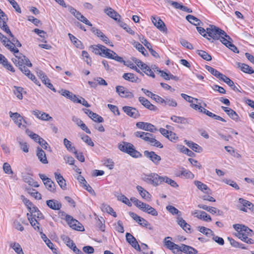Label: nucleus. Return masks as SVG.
<instances>
[{"label":"nucleus","instance_id":"f257e3e1","mask_svg":"<svg viewBox=\"0 0 254 254\" xmlns=\"http://www.w3.org/2000/svg\"><path fill=\"white\" fill-rule=\"evenodd\" d=\"M233 228L237 231L236 236L243 242L248 244H253L254 240L248 237L254 235V232L248 227L240 224H236L233 225Z\"/></svg>","mask_w":254,"mask_h":254},{"label":"nucleus","instance_id":"f03ea898","mask_svg":"<svg viewBox=\"0 0 254 254\" xmlns=\"http://www.w3.org/2000/svg\"><path fill=\"white\" fill-rule=\"evenodd\" d=\"M206 33L207 37H210L209 41L211 42L216 40H220L221 42L226 41V38L230 39V37L224 30L213 25H210L209 27L206 28Z\"/></svg>","mask_w":254,"mask_h":254},{"label":"nucleus","instance_id":"7ed1b4c3","mask_svg":"<svg viewBox=\"0 0 254 254\" xmlns=\"http://www.w3.org/2000/svg\"><path fill=\"white\" fill-rule=\"evenodd\" d=\"M134 135L147 142L151 146L162 148L163 147L162 144L155 139V136L149 132L137 131L134 132Z\"/></svg>","mask_w":254,"mask_h":254},{"label":"nucleus","instance_id":"20e7f679","mask_svg":"<svg viewBox=\"0 0 254 254\" xmlns=\"http://www.w3.org/2000/svg\"><path fill=\"white\" fill-rule=\"evenodd\" d=\"M118 148L120 151L129 154L133 158H138L142 157V154L136 150L133 144L126 141H123L119 144Z\"/></svg>","mask_w":254,"mask_h":254},{"label":"nucleus","instance_id":"39448f33","mask_svg":"<svg viewBox=\"0 0 254 254\" xmlns=\"http://www.w3.org/2000/svg\"><path fill=\"white\" fill-rule=\"evenodd\" d=\"M163 177L156 173H151L149 175H145L143 180L148 184L153 186H157L162 183Z\"/></svg>","mask_w":254,"mask_h":254},{"label":"nucleus","instance_id":"423d86ee","mask_svg":"<svg viewBox=\"0 0 254 254\" xmlns=\"http://www.w3.org/2000/svg\"><path fill=\"white\" fill-rule=\"evenodd\" d=\"M10 117L13 120L14 123L16 124L19 127L24 128L26 127L25 124H27L25 119L19 113H12L11 111L9 112Z\"/></svg>","mask_w":254,"mask_h":254},{"label":"nucleus","instance_id":"0eeeda50","mask_svg":"<svg viewBox=\"0 0 254 254\" xmlns=\"http://www.w3.org/2000/svg\"><path fill=\"white\" fill-rule=\"evenodd\" d=\"M172 238L171 237H166L163 241L164 246L169 250L172 251L174 254H179V246L171 241Z\"/></svg>","mask_w":254,"mask_h":254},{"label":"nucleus","instance_id":"6e6552de","mask_svg":"<svg viewBox=\"0 0 254 254\" xmlns=\"http://www.w3.org/2000/svg\"><path fill=\"white\" fill-rule=\"evenodd\" d=\"M70 217V218H69V220L66 222L70 228L79 231H84L83 226L78 221L71 216Z\"/></svg>","mask_w":254,"mask_h":254},{"label":"nucleus","instance_id":"1a4fd4ad","mask_svg":"<svg viewBox=\"0 0 254 254\" xmlns=\"http://www.w3.org/2000/svg\"><path fill=\"white\" fill-rule=\"evenodd\" d=\"M144 155L150 160L155 165H158L161 160V157L154 151L145 150L143 152Z\"/></svg>","mask_w":254,"mask_h":254},{"label":"nucleus","instance_id":"9d476101","mask_svg":"<svg viewBox=\"0 0 254 254\" xmlns=\"http://www.w3.org/2000/svg\"><path fill=\"white\" fill-rule=\"evenodd\" d=\"M136 126L137 128L144 130L150 132H154L157 129L154 125L150 123L139 122L136 124Z\"/></svg>","mask_w":254,"mask_h":254},{"label":"nucleus","instance_id":"9b49d317","mask_svg":"<svg viewBox=\"0 0 254 254\" xmlns=\"http://www.w3.org/2000/svg\"><path fill=\"white\" fill-rule=\"evenodd\" d=\"M178 251L179 254H182V253L186 254H197L198 253L197 250L194 248L184 244L179 246Z\"/></svg>","mask_w":254,"mask_h":254},{"label":"nucleus","instance_id":"f8f14e48","mask_svg":"<svg viewBox=\"0 0 254 254\" xmlns=\"http://www.w3.org/2000/svg\"><path fill=\"white\" fill-rule=\"evenodd\" d=\"M123 111L130 117L136 119L140 116L138 111L135 108L130 106H124Z\"/></svg>","mask_w":254,"mask_h":254},{"label":"nucleus","instance_id":"ddd939ff","mask_svg":"<svg viewBox=\"0 0 254 254\" xmlns=\"http://www.w3.org/2000/svg\"><path fill=\"white\" fill-rule=\"evenodd\" d=\"M116 90L121 97L132 98L134 97L133 93L127 90H126L124 86H117L116 87Z\"/></svg>","mask_w":254,"mask_h":254},{"label":"nucleus","instance_id":"4468645a","mask_svg":"<svg viewBox=\"0 0 254 254\" xmlns=\"http://www.w3.org/2000/svg\"><path fill=\"white\" fill-rule=\"evenodd\" d=\"M151 20L152 23L158 29L163 32H167V29L166 25L164 22L160 18L152 17Z\"/></svg>","mask_w":254,"mask_h":254},{"label":"nucleus","instance_id":"2eb2a0df","mask_svg":"<svg viewBox=\"0 0 254 254\" xmlns=\"http://www.w3.org/2000/svg\"><path fill=\"white\" fill-rule=\"evenodd\" d=\"M128 214L129 216L140 225L145 227H147L148 225H150L147 221H146L144 218L139 216L135 213L133 212H129Z\"/></svg>","mask_w":254,"mask_h":254},{"label":"nucleus","instance_id":"dca6fc26","mask_svg":"<svg viewBox=\"0 0 254 254\" xmlns=\"http://www.w3.org/2000/svg\"><path fill=\"white\" fill-rule=\"evenodd\" d=\"M139 102L146 109L153 111H157L158 109L157 107L152 104L147 99L143 97L138 98Z\"/></svg>","mask_w":254,"mask_h":254},{"label":"nucleus","instance_id":"f3484780","mask_svg":"<svg viewBox=\"0 0 254 254\" xmlns=\"http://www.w3.org/2000/svg\"><path fill=\"white\" fill-rule=\"evenodd\" d=\"M0 40L2 44L6 48L10 50V51L13 52L14 54L18 53L19 50L17 48H14L10 44H8L9 40L7 38L4 36L1 32H0Z\"/></svg>","mask_w":254,"mask_h":254},{"label":"nucleus","instance_id":"a211bd4d","mask_svg":"<svg viewBox=\"0 0 254 254\" xmlns=\"http://www.w3.org/2000/svg\"><path fill=\"white\" fill-rule=\"evenodd\" d=\"M126 237L127 241L131 245L132 247L137 251H140V247L136 239L131 234L127 233Z\"/></svg>","mask_w":254,"mask_h":254},{"label":"nucleus","instance_id":"6ab92c4d","mask_svg":"<svg viewBox=\"0 0 254 254\" xmlns=\"http://www.w3.org/2000/svg\"><path fill=\"white\" fill-rule=\"evenodd\" d=\"M103 57L114 60L119 63H124L125 64V61L124 60L123 58L119 56L115 52L112 50H111V52H106L105 55H103Z\"/></svg>","mask_w":254,"mask_h":254},{"label":"nucleus","instance_id":"aec40b11","mask_svg":"<svg viewBox=\"0 0 254 254\" xmlns=\"http://www.w3.org/2000/svg\"><path fill=\"white\" fill-rule=\"evenodd\" d=\"M84 113L87 114L89 118L95 122L102 123L104 121L103 118L98 114L93 113L89 109H83Z\"/></svg>","mask_w":254,"mask_h":254},{"label":"nucleus","instance_id":"412c9836","mask_svg":"<svg viewBox=\"0 0 254 254\" xmlns=\"http://www.w3.org/2000/svg\"><path fill=\"white\" fill-rule=\"evenodd\" d=\"M46 202L49 208L54 210H60L62 206V203L56 199L48 200Z\"/></svg>","mask_w":254,"mask_h":254},{"label":"nucleus","instance_id":"4be33fe9","mask_svg":"<svg viewBox=\"0 0 254 254\" xmlns=\"http://www.w3.org/2000/svg\"><path fill=\"white\" fill-rule=\"evenodd\" d=\"M177 222L179 225L186 232L191 233L190 226L188 224L182 217H178L177 218Z\"/></svg>","mask_w":254,"mask_h":254},{"label":"nucleus","instance_id":"5701e85b","mask_svg":"<svg viewBox=\"0 0 254 254\" xmlns=\"http://www.w3.org/2000/svg\"><path fill=\"white\" fill-rule=\"evenodd\" d=\"M37 156L38 157L39 161L43 164H46L48 163L45 151L42 150L40 147L37 148Z\"/></svg>","mask_w":254,"mask_h":254},{"label":"nucleus","instance_id":"b1692460","mask_svg":"<svg viewBox=\"0 0 254 254\" xmlns=\"http://www.w3.org/2000/svg\"><path fill=\"white\" fill-rule=\"evenodd\" d=\"M104 12L107 15L114 19L116 21L118 22V20H120L121 18V15L111 7L105 9Z\"/></svg>","mask_w":254,"mask_h":254},{"label":"nucleus","instance_id":"393cba45","mask_svg":"<svg viewBox=\"0 0 254 254\" xmlns=\"http://www.w3.org/2000/svg\"><path fill=\"white\" fill-rule=\"evenodd\" d=\"M222 110L227 113V114L231 118L232 120L235 121H238L239 119V116L235 111L231 108L226 107L224 106H221Z\"/></svg>","mask_w":254,"mask_h":254},{"label":"nucleus","instance_id":"a878e982","mask_svg":"<svg viewBox=\"0 0 254 254\" xmlns=\"http://www.w3.org/2000/svg\"><path fill=\"white\" fill-rule=\"evenodd\" d=\"M184 142L187 145L195 152L200 153L203 150L201 146L192 141L185 140Z\"/></svg>","mask_w":254,"mask_h":254},{"label":"nucleus","instance_id":"bb28decb","mask_svg":"<svg viewBox=\"0 0 254 254\" xmlns=\"http://www.w3.org/2000/svg\"><path fill=\"white\" fill-rule=\"evenodd\" d=\"M136 189L142 198L147 200H150L151 195L146 190L140 186H137Z\"/></svg>","mask_w":254,"mask_h":254},{"label":"nucleus","instance_id":"cd10ccee","mask_svg":"<svg viewBox=\"0 0 254 254\" xmlns=\"http://www.w3.org/2000/svg\"><path fill=\"white\" fill-rule=\"evenodd\" d=\"M55 179L58 183L59 185L63 190L66 189V185L65 183V181L63 178V177L59 173L55 172L54 173Z\"/></svg>","mask_w":254,"mask_h":254},{"label":"nucleus","instance_id":"c85d7f7f","mask_svg":"<svg viewBox=\"0 0 254 254\" xmlns=\"http://www.w3.org/2000/svg\"><path fill=\"white\" fill-rule=\"evenodd\" d=\"M194 184L199 190L207 194H209L210 193V190L205 184L202 183L201 182L199 181H195L194 182Z\"/></svg>","mask_w":254,"mask_h":254},{"label":"nucleus","instance_id":"c756f323","mask_svg":"<svg viewBox=\"0 0 254 254\" xmlns=\"http://www.w3.org/2000/svg\"><path fill=\"white\" fill-rule=\"evenodd\" d=\"M226 40V41H223L222 43L225 45L227 47H228L229 49L232 51L233 52L235 53H239V51L238 48L232 44V39L230 37V39L229 40L228 38H225Z\"/></svg>","mask_w":254,"mask_h":254},{"label":"nucleus","instance_id":"7c9ffc66","mask_svg":"<svg viewBox=\"0 0 254 254\" xmlns=\"http://www.w3.org/2000/svg\"><path fill=\"white\" fill-rule=\"evenodd\" d=\"M238 67L245 73L252 74L254 73V70L248 64L241 63H237Z\"/></svg>","mask_w":254,"mask_h":254},{"label":"nucleus","instance_id":"2f4dec72","mask_svg":"<svg viewBox=\"0 0 254 254\" xmlns=\"http://www.w3.org/2000/svg\"><path fill=\"white\" fill-rule=\"evenodd\" d=\"M101 209L103 212H106L114 217H117V215L114 209L109 205L105 203H102L101 205Z\"/></svg>","mask_w":254,"mask_h":254},{"label":"nucleus","instance_id":"473e14b6","mask_svg":"<svg viewBox=\"0 0 254 254\" xmlns=\"http://www.w3.org/2000/svg\"><path fill=\"white\" fill-rule=\"evenodd\" d=\"M19 63L18 64V67L20 66V65H25L28 67H31L32 66V64L30 62V60L22 54H19Z\"/></svg>","mask_w":254,"mask_h":254},{"label":"nucleus","instance_id":"72a5a7b5","mask_svg":"<svg viewBox=\"0 0 254 254\" xmlns=\"http://www.w3.org/2000/svg\"><path fill=\"white\" fill-rule=\"evenodd\" d=\"M123 78L127 81L131 82H138L139 79L133 73H125L123 75Z\"/></svg>","mask_w":254,"mask_h":254},{"label":"nucleus","instance_id":"f704fd0d","mask_svg":"<svg viewBox=\"0 0 254 254\" xmlns=\"http://www.w3.org/2000/svg\"><path fill=\"white\" fill-rule=\"evenodd\" d=\"M61 93L63 96L71 100L74 102V100L76 98V96L75 94H73L72 92L70 91L65 90L62 89L59 92Z\"/></svg>","mask_w":254,"mask_h":254},{"label":"nucleus","instance_id":"c9c22d12","mask_svg":"<svg viewBox=\"0 0 254 254\" xmlns=\"http://www.w3.org/2000/svg\"><path fill=\"white\" fill-rule=\"evenodd\" d=\"M239 202L243 206L245 207L246 208L249 209L252 211L254 212V205L250 201L245 200L242 198L239 199Z\"/></svg>","mask_w":254,"mask_h":254},{"label":"nucleus","instance_id":"e433bc0d","mask_svg":"<svg viewBox=\"0 0 254 254\" xmlns=\"http://www.w3.org/2000/svg\"><path fill=\"white\" fill-rule=\"evenodd\" d=\"M171 120L174 122L178 124H187L189 123L188 119L182 117L172 116L171 117Z\"/></svg>","mask_w":254,"mask_h":254},{"label":"nucleus","instance_id":"4c0bfd02","mask_svg":"<svg viewBox=\"0 0 254 254\" xmlns=\"http://www.w3.org/2000/svg\"><path fill=\"white\" fill-rule=\"evenodd\" d=\"M68 35L70 40L76 47L79 49L83 48V45L80 41L70 33H68Z\"/></svg>","mask_w":254,"mask_h":254},{"label":"nucleus","instance_id":"58836bf2","mask_svg":"<svg viewBox=\"0 0 254 254\" xmlns=\"http://www.w3.org/2000/svg\"><path fill=\"white\" fill-rule=\"evenodd\" d=\"M13 88H14V90H13L14 94L19 99H22L23 98V93H26V92H24V89L21 87L19 86H14Z\"/></svg>","mask_w":254,"mask_h":254},{"label":"nucleus","instance_id":"ea45409f","mask_svg":"<svg viewBox=\"0 0 254 254\" xmlns=\"http://www.w3.org/2000/svg\"><path fill=\"white\" fill-rule=\"evenodd\" d=\"M186 19L194 25H200L201 23V22L199 19L192 15H188L186 16Z\"/></svg>","mask_w":254,"mask_h":254},{"label":"nucleus","instance_id":"a19ab883","mask_svg":"<svg viewBox=\"0 0 254 254\" xmlns=\"http://www.w3.org/2000/svg\"><path fill=\"white\" fill-rule=\"evenodd\" d=\"M198 230L201 233H203L207 237L213 235V232L210 229L203 226H198Z\"/></svg>","mask_w":254,"mask_h":254},{"label":"nucleus","instance_id":"79ce46f5","mask_svg":"<svg viewBox=\"0 0 254 254\" xmlns=\"http://www.w3.org/2000/svg\"><path fill=\"white\" fill-rule=\"evenodd\" d=\"M205 68L210 72L213 75L219 79L222 73L219 71L209 65H205Z\"/></svg>","mask_w":254,"mask_h":254},{"label":"nucleus","instance_id":"37998d69","mask_svg":"<svg viewBox=\"0 0 254 254\" xmlns=\"http://www.w3.org/2000/svg\"><path fill=\"white\" fill-rule=\"evenodd\" d=\"M199 215H196V217L198 219L203 220L205 221H211V218L210 215L207 214L205 212L203 211H199Z\"/></svg>","mask_w":254,"mask_h":254},{"label":"nucleus","instance_id":"c03bdc74","mask_svg":"<svg viewBox=\"0 0 254 254\" xmlns=\"http://www.w3.org/2000/svg\"><path fill=\"white\" fill-rule=\"evenodd\" d=\"M118 23L119 25L122 27L124 29H125L127 33L130 34L131 35H134L135 32L133 31L128 26L122 21L119 20Z\"/></svg>","mask_w":254,"mask_h":254},{"label":"nucleus","instance_id":"a18cd8bd","mask_svg":"<svg viewBox=\"0 0 254 254\" xmlns=\"http://www.w3.org/2000/svg\"><path fill=\"white\" fill-rule=\"evenodd\" d=\"M196 52L200 57H201L204 60H206L207 61H210L212 59L211 56L204 51L197 50Z\"/></svg>","mask_w":254,"mask_h":254},{"label":"nucleus","instance_id":"49530a36","mask_svg":"<svg viewBox=\"0 0 254 254\" xmlns=\"http://www.w3.org/2000/svg\"><path fill=\"white\" fill-rule=\"evenodd\" d=\"M44 185L46 188L51 192H55L56 190L55 185L52 180L48 179V181L45 182Z\"/></svg>","mask_w":254,"mask_h":254},{"label":"nucleus","instance_id":"de8ad7c7","mask_svg":"<svg viewBox=\"0 0 254 254\" xmlns=\"http://www.w3.org/2000/svg\"><path fill=\"white\" fill-rule=\"evenodd\" d=\"M181 175L183 176L186 179H192L194 177V175L190 170L182 168L181 171Z\"/></svg>","mask_w":254,"mask_h":254},{"label":"nucleus","instance_id":"09e8293b","mask_svg":"<svg viewBox=\"0 0 254 254\" xmlns=\"http://www.w3.org/2000/svg\"><path fill=\"white\" fill-rule=\"evenodd\" d=\"M27 215L28 217V220L29 221L31 226H33V227L35 230L39 231L40 227L38 226V225L39 224L38 222L36 220L35 218L29 217V213H27Z\"/></svg>","mask_w":254,"mask_h":254},{"label":"nucleus","instance_id":"8fccbe9b","mask_svg":"<svg viewBox=\"0 0 254 254\" xmlns=\"http://www.w3.org/2000/svg\"><path fill=\"white\" fill-rule=\"evenodd\" d=\"M166 209L172 215H178V217H180L181 216V212L172 205L167 206Z\"/></svg>","mask_w":254,"mask_h":254},{"label":"nucleus","instance_id":"3c124183","mask_svg":"<svg viewBox=\"0 0 254 254\" xmlns=\"http://www.w3.org/2000/svg\"><path fill=\"white\" fill-rule=\"evenodd\" d=\"M134 46L138 50L139 52L141 53V54L143 55L144 56H146V55H148L147 52L146 51L144 47L139 42H135L134 44Z\"/></svg>","mask_w":254,"mask_h":254},{"label":"nucleus","instance_id":"603ef678","mask_svg":"<svg viewBox=\"0 0 254 254\" xmlns=\"http://www.w3.org/2000/svg\"><path fill=\"white\" fill-rule=\"evenodd\" d=\"M180 150L183 153L187 154L190 157H194L195 154L191 150L186 147L185 146L180 145L179 147Z\"/></svg>","mask_w":254,"mask_h":254},{"label":"nucleus","instance_id":"864d4df0","mask_svg":"<svg viewBox=\"0 0 254 254\" xmlns=\"http://www.w3.org/2000/svg\"><path fill=\"white\" fill-rule=\"evenodd\" d=\"M41 234V238L43 241L45 242L47 246L52 250L54 249V244L47 237L46 235L43 233L42 232H40Z\"/></svg>","mask_w":254,"mask_h":254},{"label":"nucleus","instance_id":"5fc2aeb1","mask_svg":"<svg viewBox=\"0 0 254 254\" xmlns=\"http://www.w3.org/2000/svg\"><path fill=\"white\" fill-rule=\"evenodd\" d=\"M63 142L65 148L69 151L72 152L76 149L75 147L72 145V143L67 138H64Z\"/></svg>","mask_w":254,"mask_h":254},{"label":"nucleus","instance_id":"6e6d98bb","mask_svg":"<svg viewBox=\"0 0 254 254\" xmlns=\"http://www.w3.org/2000/svg\"><path fill=\"white\" fill-rule=\"evenodd\" d=\"M163 182H165L166 183L170 185L171 186L174 188H177L178 187V185L175 181L167 176H164L163 177L162 183Z\"/></svg>","mask_w":254,"mask_h":254},{"label":"nucleus","instance_id":"4d7b16f0","mask_svg":"<svg viewBox=\"0 0 254 254\" xmlns=\"http://www.w3.org/2000/svg\"><path fill=\"white\" fill-rule=\"evenodd\" d=\"M10 247L14 250L17 254H24L21 247L19 244L14 243L11 244Z\"/></svg>","mask_w":254,"mask_h":254},{"label":"nucleus","instance_id":"13d9d810","mask_svg":"<svg viewBox=\"0 0 254 254\" xmlns=\"http://www.w3.org/2000/svg\"><path fill=\"white\" fill-rule=\"evenodd\" d=\"M164 104L165 105H168L173 107L177 106V102L174 99L169 97H165Z\"/></svg>","mask_w":254,"mask_h":254},{"label":"nucleus","instance_id":"bf43d9fd","mask_svg":"<svg viewBox=\"0 0 254 254\" xmlns=\"http://www.w3.org/2000/svg\"><path fill=\"white\" fill-rule=\"evenodd\" d=\"M219 79L224 81L231 87H232V86H234V82L223 74H222V76H220Z\"/></svg>","mask_w":254,"mask_h":254},{"label":"nucleus","instance_id":"052dcab7","mask_svg":"<svg viewBox=\"0 0 254 254\" xmlns=\"http://www.w3.org/2000/svg\"><path fill=\"white\" fill-rule=\"evenodd\" d=\"M18 143L20 145L21 149L25 153H27L29 151V147L27 143L21 139H18Z\"/></svg>","mask_w":254,"mask_h":254},{"label":"nucleus","instance_id":"680f3d73","mask_svg":"<svg viewBox=\"0 0 254 254\" xmlns=\"http://www.w3.org/2000/svg\"><path fill=\"white\" fill-rule=\"evenodd\" d=\"M0 27L1 28L2 30H3L5 32L8 34L10 37H13V34L11 32L9 27L7 25V23H1V21L0 20Z\"/></svg>","mask_w":254,"mask_h":254},{"label":"nucleus","instance_id":"e2e57ef3","mask_svg":"<svg viewBox=\"0 0 254 254\" xmlns=\"http://www.w3.org/2000/svg\"><path fill=\"white\" fill-rule=\"evenodd\" d=\"M2 168L3 171L5 174H13V172L11 169V166L8 163H4Z\"/></svg>","mask_w":254,"mask_h":254},{"label":"nucleus","instance_id":"0e129e2a","mask_svg":"<svg viewBox=\"0 0 254 254\" xmlns=\"http://www.w3.org/2000/svg\"><path fill=\"white\" fill-rule=\"evenodd\" d=\"M63 240L64 241V242L66 244V246L70 248V249L72 248V247L74 245V243H73V241L71 240L68 237L66 236H64L62 237Z\"/></svg>","mask_w":254,"mask_h":254},{"label":"nucleus","instance_id":"69168bd1","mask_svg":"<svg viewBox=\"0 0 254 254\" xmlns=\"http://www.w3.org/2000/svg\"><path fill=\"white\" fill-rule=\"evenodd\" d=\"M81 139L87 145L92 147L94 146V143L89 136L87 135H84L83 136L81 137Z\"/></svg>","mask_w":254,"mask_h":254},{"label":"nucleus","instance_id":"338daca9","mask_svg":"<svg viewBox=\"0 0 254 254\" xmlns=\"http://www.w3.org/2000/svg\"><path fill=\"white\" fill-rule=\"evenodd\" d=\"M11 37L12 38L11 41H9L8 44H10L14 48H16L15 47H20L21 46V43L13 35Z\"/></svg>","mask_w":254,"mask_h":254},{"label":"nucleus","instance_id":"774afa93","mask_svg":"<svg viewBox=\"0 0 254 254\" xmlns=\"http://www.w3.org/2000/svg\"><path fill=\"white\" fill-rule=\"evenodd\" d=\"M115 229L119 233H123L124 232V228L123 223L121 220L118 221L117 224H115Z\"/></svg>","mask_w":254,"mask_h":254}]
</instances>
